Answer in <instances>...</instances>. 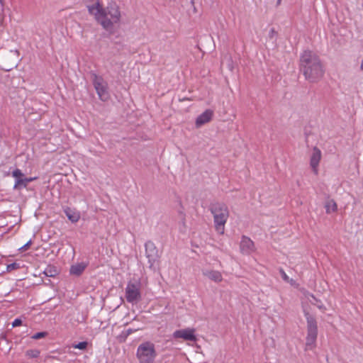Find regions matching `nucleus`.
Wrapping results in <instances>:
<instances>
[{
    "mask_svg": "<svg viewBox=\"0 0 363 363\" xmlns=\"http://www.w3.org/2000/svg\"><path fill=\"white\" fill-rule=\"evenodd\" d=\"M287 282L289 283L292 286L296 285V281L292 279H289V281H288Z\"/></svg>",
    "mask_w": 363,
    "mask_h": 363,
    "instance_id": "obj_28",
    "label": "nucleus"
},
{
    "mask_svg": "<svg viewBox=\"0 0 363 363\" xmlns=\"http://www.w3.org/2000/svg\"><path fill=\"white\" fill-rule=\"evenodd\" d=\"M305 316L307 320V336L306 338V350H312L316 346V340L318 335L317 323L314 317L305 312Z\"/></svg>",
    "mask_w": 363,
    "mask_h": 363,
    "instance_id": "obj_6",
    "label": "nucleus"
},
{
    "mask_svg": "<svg viewBox=\"0 0 363 363\" xmlns=\"http://www.w3.org/2000/svg\"><path fill=\"white\" fill-rule=\"evenodd\" d=\"M20 268V264L19 263H11L7 265L6 270L7 272H11L13 270L17 269Z\"/></svg>",
    "mask_w": 363,
    "mask_h": 363,
    "instance_id": "obj_21",
    "label": "nucleus"
},
{
    "mask_svg": "<svg viewBox=\"0 0 363 363\" xmlns=\"http://www.w3.org/2000/svg\"><path fill=\"white\" fill-rule=\"evenodd\" d=\"M280 274H281V275L282 279H283L285 281H286V282H287L288 281H289V279H290V278L289 277V276L286 274V272H285L283 269H281V270H280Z\"/></svg>",
    "mask_w": 363,
    "mask_h": 363,
    "instance_id": "obj_25",
    "label": "nucleus"
},
{
    "mask_svg": "<svg viewBox=\"0 0 363 363\" xmlns=\"http://www.w3.org/2000/svg\"><path fill=\"white\" fill-rule=\"evenodd\" d=\"M145 255L148 259L150 268H152L159 259L160 256L158 254V250L155 245L152 241L146 242L145 244Z\"/></svg>",
    "mask_w": 363,
    "mask_h": 363,
    "instance_id": "obj_7",
    "label": "nucleus"
},
{
    "mask_svg": "<svg viewBox=\"0 0 363 363\" xmlns=\"http://www.w3.org/2000/svg\"><path fill=\"white\" fill-rule=\"evenodd\" d=\"M281 1V0H278V3H279Z\"/></svg>",
    "mask_w": 363,
    "mask_h": 363,
    "instance_id": "obj_33",
    "label": "nucleus"
},
{
    "mask_svg": "<svg viewBox=\"0 0 363 363\" xmlns=\"http://www.w3.org/2000/svg\"><path fill=\"white\" fill-rule=\"evenodd\" d=\"M65 213L67 216L69 220H71L72 223H75L78 221L79 218V214L74 211V210H72L71 208H66L65 210Z\"/></svg>",
    "mask_w": 363,
    "mask_h": 363,
    "instance_id": "obj_17",
    "label": "nucleus"
},
{
    "mask_svg": "<svg viewBox=\"0 0 363 363\" xmlns=\"http://www.w3.org/2000/svg\"><path fill=\"white\" fill-rule=\"evenodd\" d=\"M132 331L131 330H128V334L131 333Z\"/></svg>",
    "mask_w": 363,
    "mask_h": 363,
    "instance_id": "obj_32",
    "label": "nucleus"
},
{
    "mask_svg": "<svg viewBox=\"0 0 363 363\" xmlns=\"http://www.w3.org/2000/svg\"><path fill=\"white\" fill-rule=\"evenodd\" d=\"M40 354V351L37 349L28 350L26 352V356L28 358H37Z\"/></svg>",
    "mask_w": 363,
    "mask_h": 363,
    "instance_id": "obj_20",
    "label": "nucleus"
},
{
    "mask_svg": "<svg viewBox=\"0 0 363 363\" xmlns=\"http://www.w3.org/2000/svg\"><path fill=\"white\" fill-rule=\"evenodd\" d=\"M304 295H305V298L308 300V301L310 303H311L312 304H314L315 306H317V307L321 310H324L325 309V307L322 304V303H319L320 301H318L316 298L311 294L308 293V292H305L304 293Z\"/></svg>",
    "mask_w": 363,
    "mask_h": 363,
    "instance_id": "obj_16",
    "label": "nucleus"
},
{
    "mask_svg": "<svg viewBox=\"0 0 363 363\" xmlns=\"http://www.w3.org/2000/svg\"><path fill=\"white\" fill-rule=\"evenodd\" d=\"M213 115V111L210 109L206 110L203 113L200 114L196 120V127H201V125L208 123Z\"/></svg>",
    "mask_w": 363,
    "mask_h": 363,
    "instance_id": "obj_12",
    "label": "nucleus"
},
{
    "mask_svg": "<svg viewBox=\"0 0 363 363\" xmlns=\"http://www.w3.org/2000/svg\"><path fill=\"white\" fill-rule=\"evenodd\" d=\"M300 67L306 79L311 82L320 79L324 73L319 58L308 50L302 53L300 60Z\"/></svg>",
    "mask_w": 363,
    "mask_h": 363,
    "instance_id": "obj_2",
    "label": "nucleus"
},
{
    "mask_svg": "<svg viewBox=\"0 0 363 363\" xmlns=\"http://www.w3.org/2000/svg\"><path fill=\"white\" fill-rule=\"evenodd\" d=\"M143 298L142 283L139 279H133L128 281L125 289V298L132 305L138 303Z\"/></svg>",
    "mask_w": 363,
    "mask_h": 363,
    "instance_id": "obj_4",
    "label": "nucleus"
},
{
    "mask_svg": "<svg viewBox=\"0 0 363 363\" xmlns=\"http://www.w3.org/2000/svg\"><path fill=\"white\" fill-rule=\"evenodd\" d=\"M36 179H37L36 177H27V179H26V186H28V183L35 180Z\"/></svg>",
    "mask_w": 363,
    "mask_h": 363,
    "instance_id": "obj_27",
    "label": "nucleus"
},
{
    "mask_svg": "<svg viewBox=\"0 0 363 363\" xmlns=\"http://www.w3.org/2000/svg\"><path fill=\"white\" fill-rule=\"evenodd\" d=\"M360 69H361V70L363 71V58H362V62H361V65H360Z\"/></svg>",
    "mask_w": 363,
    "mask_h": 363,
    "instance_id": "obj_29",
    "label": "nucleus"
},
{
    "mask_svg": "<svg viewBox=\"0 0 363 363\" xmlns=\"http://www.w3.org/2000/svg\"><path fill=\"white\" fill-rule=\"evenodd\" d=\"M157 355L155 345L150 341L142 342L136 350V357L139 363H154Z\"/></svg>",
    "mask_w": 363,
    "mask_h": 363,
    "instance_id": "obj_5",
    "label": "nucleus"
},
{
    "mask_svg": "<svg viewBox=\"0 0 363 363\" xmlns=\"http://www.w3.org/2000/svg\"><path fill=\"white\" fill-rule=\"evenodd\" d=\"M47 335L48 333L46 332H39L32 335L31 338L33 340H39L41 338H44L45 337L47 336Z\"/></svg>",
    "mask_w": 363,
    "mask_h": 363,
    "instance_id": "obj_22",
    "label": "nucleus"
},
{
    "mask_svg": "<svg viewBox=\"0 0 363 363\" xmlns=\"http://www.w3.org/2000/svg\"><path fill=\"white\" fill-rule=\"evenodd\" d=\"M33 242L32 240H30L26 244H25L23 246L19 248V250L21 252L27 250L30 246L32 245Z\"/></svg>",
    "mask_w": 363,
    "mask_h": 363,
    "instance_id": "obj_24",
    "label": "nucleus"
},
{
    "mask_svg": "<svg viewBox=\"0 0 363 363\" xmlns=\"http://www.w3.org/2000/svg\"><path fill=\"white\" fill-rule=\"evenodd\" d=\"M86 265L84 263H77L70 267L69 272L72 275L79 276L84 271Z\"/></svg>",
    "mask_w": 363,
    "mask_h": 363,
    "instance_id": "obj_15",
    "label": "nucleus"
},
{
    "mask_svg": "<svg viewBox=\"0 0 363 363\" xmlns=\"http://www.w3.org/2000/svg\"><path fill=\"white\" fill-rule=\"evenodd\" d=\"M87 9H88V11H89V12H91V6H87Z\"/></svg>",
    "mask_w": 363,
    "mask_h": 363,
    "instance_id": "obj_31",
    "label": "nucleus"
},
{
    "mask_svg": "<svg viewBox=\"0 0 363 363\" xmlns=\"http://www.w3.org/2000/svg\"><path fill=\"white\" fill-rule=\"evenodd\" d=\"M12 177L15 179V184L13 186L14 189L20 190L23 188H26V177L19 169H16L12 172Z\"/></svg>",
    "mask_w": 363,
    "mask_h": 363,
    "instance_id": "obj_10",
    "label": "nucleus"
},
{
    "mask_svg": "<svg viewBox=\"0 0 363 363\" xmlns=\"http://www.w3.org/2000/svg\"><path fill=\"white\" fill-rule=\"evenodd\" d=\"M22 324V321L21 319L19 318H16L15 319L13 323H12V326L13 327H18V326H20Z\"/></svg>",
    "mask_w": 363,
    "mask_h": 363,
    "instance_id": "obj_26",
    "label": "nucleus"
},
{
    "mask_svg": "<svg viewBox=\"0 0 363 363\" xmlns=\"http://www.w3.org/2000/svg\"><path fill=\"white\" fill-rule=\"evenodd\" d=\"M213 216L216 230L220 235L224 233L225 224L229 217L228 206L223 203H213L210 208Z\"/></svg>",
    "mask_w": 363,
    "mask_h": 363,
    "instance_id": "obj_3",
    "label": "nucleus"
},
{
    "mask_svg": "<svg viewBox=\"0 0 363 363\" xmlns=\"http://www.w3.org/2000/svg\"><path fill=\"white\" fill-rule=\"evenodd\" d=\"M94 12L96 20L110 33L114 31V24L121 21V13L119 6L110 3L106 9H104L97 0H92V13Z\"/></svg>",
    "mask_w": 363,
    "mask_h": 363,
    "instance_id": "obj_1",
    "label": "nucleus"
},
{
    "mask_svg": "<svg viewBox=\"0 0 363 363\" xmlns=\"http://www.w3.org/2000/svg\"><path fill=\"white\" fill-rule=\"evenodd\" d=\"M240 249L242 253L250 254L254 250V243L249 238L243 236L240 242Z\"/></svg>",
    "mask_w": 363,
    "mask_h": 363,
    "instance_id": "obj_13",
    "label": "nucleus"
},
{
    "mask_svg": "<svg viewBox=\"0 0 363 363\" xmlns=\"http://www.w3.org/2000/svg\"><path fill=\"white\" fill-rule=\"evenodd\" d=\"M325 208L327 213H330L337 211V204L334 200H328L326 201Z\"/></svg>",
    "mask_w": 363,
    "mask_h": 363,
    "instance_id": "obj_18",
    "label": "nucleus"
},
{
    "mask_svg": "<svg viewBox=\"0 0 363 363\" xmlns=\"http://www.w3.org/2000/svg\"><path fill=\"white\" fill-rule=\"evenodd\" d=\"M44 273L47 277H54L57 274V270L55 267L48 266L45 269Z\"/></svg>",
    "mask_w": 363,
    "mask_h": 363,
    "instance_id": "obj_19",
    "label": "nucleus"
},
{
    "mask_svg": "<svg viewBox=\"0 0 363 363\" xmlns=\"http://www.w3.org/2000/svg\"><path fill=\"white\" fill-rule=\"evenodd\" d=\"M172 336L175 339L181 338L184 340H189L192 342H195L196 340L195 329L191 328L175 330L173 333Z\"/></svg>",
    "mask_w": 363,
    "mask_h": 363,
    "instance_id": "obj_9",
    "label": "nucleus"
},
{
    "mask_svg": "<svg viewBox=\"0 0 363 363\" xmlns=\"http://www.w3.org/2000/svg\"><path fill=\"white\" fill-rule=\"evenodd\" d=\"M4 0H0V4H1V6H3V5H4Z\"/></svg>",
    "mask_w": 363,
    "mask_h": 363,
    "instance_id": "obj_30",
    "label": "nucleus"
},
{
    "mask_svg": "<svg viewBox=\"0 0 363 363\" xmlns=\"http://www.w3.org/2000/svg\"><path fill=\"white\" fill-rule=\"evenodd\" d=\"M203 274L215 282H220L223 279L221 273L216 270H203Z\"/></svg>",
    "mask_w": 363,
    "mask_h": 363,
    "instance_id": "obj_14",
    "label": "nucleus"
},
{
    "mask_svg": "<svg viewBox=\"0 0 363 363\" xmlns=\"http://www.w3.org/2000/svg\"><path fill=\"white\" fill-rule=\"evenodd\" d=\"M94 85L99 98L103 101H106L110 97L106 82L102 78L96 77Z\"/></svg>",
    "mask_w": 363,
    "mask_h": 363,
    "instance_id": "obj_8",
    "label": "nucleus"
},
{
    "mask_svg": "<svg viewBox=\"0 0 363 363\" xmlns=\"http://www.w3.org/2000/svg\"><path fill=\"white\" fill-rule=\"evenodd\" d=\"M321 159V152L317 148L314 147L313 150L312 155L310 159V165L312 169V171L315 174L318 173V165Z\"/></svg>",
    "mask_w": 363,
    "mask_h": 363,
    "instance_id": "obj_11",
    "label": "nucleus"
},
{
    "mask_svg": "<svg viewBox=\"0 0 363 363\" xmlns=\"http://www.w3.org/2000/svg\"><path fill=\"white\" fill-rule=\"evenodd\" d=\"M86 345H87L86 342H79L78 344L74 345L73 347L77 349L84 350L86 348Z\"/></svg>",
    "mask_w": 363,
    "mask_h": 363,
    "instance_id": "obj_23",
    "label": "nucleus"
}]
</instances>
